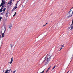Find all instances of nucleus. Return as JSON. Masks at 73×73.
I'll list each match as a JSON object with an SVG mask.
<instances>
[{
  "mask_svg": "<svg viewBox=\"0 0 73 73\" xmlns=\"http://www.w3.org/2000/svg\"><path fill=\"white\" fill-rule=\"evenodd\" d=\"M62 46V45H61V46Z\"/></svg>",
  "mask_w": 73,
  "mask_h": 73,
  "instance_id": "nucleus-35",
  "label": "nucleus"
},
{
  "mask_svg": "<svg viewBox=\"0 0 73 73\" xmlns=\"http://www.w3.org/2000/svg\"><path fill=\"white\" fill-rule=\"evenodd\" d=\"M11 70V69L10 70H7L5 73H9V72Z\"/></svg>",
  "mask_w": 73,
  "mask_h": 73,
  "instance_id": "nucleus-3",
  "label": "nucleus"
},
{
  "mask_svg": "<svg viewBox=\"0 0 73 73\" xmlns=\"http://www.w3.org/2000/svg\"><path fill=\"white\" fill-rule=\"evenodd\" d=\"M1 34L0 35V38H1Z\"/></svg>",
  "mask_w": 73,
  "mask_h": 73,
  "instance_id": "nucleus-27",
  "label": "nucleus"
},
{
  "mask_svg": "<svg viewBox=\"0 0 73 73\" xmlns=\"http://www.w3.org/2000/svg\"><path fill=\"white\" fill-rule=\"evenodd\" d=\"M56 66V65H55L54 66V67L53 68H52V69L53 70V69H54V68H55V67Z\"/></svg>",
  "mask_w": 73,
  "mask_h": 73,
  "instance_id": "nucleus-15",
  "label": "nucleus"
},
{
  "mask_svg": "<svg viewBox=\"0 0 73 73\" xmlns=\"http://www.w3.org/2000/svg\"><path fill=\"white\" fill-rule=\"evenodd\" d=\"M16 12L15 13V14H14V15H13V17L15 16L16 15Z\"/></svg>",
  "mask_w": 73,
  "mask_h": 73,
  "instance_id": "nucleus-17",
  "label": "nucleus"
},
{
  "mask_svg": "<svg viewBox=\"0 0 73 73\" xmlns=\"http://www.w3.org/2000/svg\"><path fill=\"white\" fill-rule=\"evenodd\" d=\"M3 5L2 4V3H1V4L0 5V7H1V6H2V5Z\"/></svg>",
  "mask_w": 73,
  "mask_h": 73,
  "instance_id": "nucleus-21",
  "label": "nucleus"
},
{
  "mask_svg": "<svg viewBox=\"0 0 73 73\" xmlns=\"http://www.w3.org/2000/svg\"><path fill=\"white\" fill-rule=\"evenodd\" d=\"M5 9H6L5 8L3 10V11H5Z\"/></svg>",
  "mask_w": 73,
  "mask_h": 73,
  "instance_id": "nucleus-18",
  "label": "nucleus"
},
{
  "mask_svg": "<svg viewBox=\"0 0 73 73\" xmlns=\"http://www.w3.org/2000/svg\"><path fill=\"white\" fill-rule=\"evenodd\" d=\"M48 24V23H47L45 25H46V24Z\"/></svg>",
  "mask_w": 73,
  "mask_h": 73,
  "instance_id": "nucleus-28",
  "label": "nucleus"
},
{
  "mask_svg": "<svg viewBox=\"0 0 73 73\" xmlns=\"http://www.w3.org/2000/svg\"><path fill=\"white\" fill-rule=\"evenodd\" d=\"M11 47V48H12V47H13V46H12L11 45L10 46Z\"/></svg>",
  "mask_w": 73,
  "mask_h": 73,
  "instance_id": "nucleus-25",
  "label": "nucleus"
},
{
  "mask_svg": "<svg viewBox=\"0 0 73 73\" xmlns=\"http://www.w3.org/2000/svg\"><path fill=\"white\" fill-rule=\"evenodd\" d=\"M47 72H48V71H47H47L46 72V73H47Z\"/></svg>",
  "mask_w": 73,
  "mask_h": 73,
  "instance_id": "nucleus-32",
  "label": "nucleus"
},
{
  "mask_svg": "<svg viewBox=\"0 0 73 73\" xmlns=\"http://www.w3.org/2000/svg\"><path fill=\"white\" fill-rule=\"evenodd\" d=\"M12 24H10L9 26V28L10 29H12Z\"/></svg>",
  "mask_w": 73,
  "mask_h": 73,
  "instance_id": "nucleus-7",
  "label": "nucleus"
},
{
  "mask_svg": "<svg viewBox=\"0 0 73 73\" xmlns=\"http://www.w3.org/2000/svg\"><path fill=\"white\" fill-rule=\"evenodd\" d=\"M70 58L71 61H72V59H73V54L71 55L70 56Z\"/></svg>",
  "mask_w": 73,
  "mask_h": 73,
  "instance_id": "nucleus-6",
  "label": "nucleus"
},
{
  "mask_svg": "<svg viewBox=\"0 0 73 73\" xmlns=\"http://www.w3.org/2000/svg\"><path fill=\"white\" fill-rule=\"evenodd\" d=\"M1 19H2V17H0V21H1Z\"/></svg>",
  "mask_w": 73,
  "mask_h": 73,
  "instance_id": "nucleus-20",
  "label": "nucleus"
},
{
  "mask_svg": "<svg viewBox=\"0 0 73 73\" xmlns=\"http://www.w3.org/2000/svg\"><path fill=\"white\" fill-rule=\"evenodd\" d=\"M64 45L63 44V45H62V47L61 48H63V47H64Z\"/></svg>",
  "mask_w": 73,
  "mask_h": 73,
  "instance_id": "nucleus-23",
  "label": "nucleus"
},
{
  "mask_svg": "<svg viewBox=\"0 0 73 73\" xmlns=\"http://www.w3.org/2000/svg\"><path fill=\"white\" fill-rule=\"evenodd\" d=\"M73 13V11H71V10H70L68 14V17H71L72 16Z\"/></svg>",
  "mask_w": 73,
  "mask_h": 73,
  "instance_id": "nucleus-1",
  "label": "nucleus"
},
{
  "mask_svg": "<svg viewBox=\"0 0 73 73\" xmlns=\"http://www.w3.org/2000/svg\"><path fill=\"white\" fill-rule=\"evenodd\" d=\"M3 8H4V6H2V8L1 9H3Z\"/></svg>",
  "mask_w": 73,
  "mask_h": 73,
  "instance_id": "nucleus-24",
  "label": "nucleus"
},
{
  "mask_svg": "<svg viewBox=\"0 0 73 73\" xmlns=\"http://www.w3.org/2000/svg\"><path fill=\"white\" fill-rule=\"evenodd\" d=\"M2 36L3 38L4 37V33H3L2 34Z\"/></svg>",
  "mask_w": 73,
  "mask_h": 73,
  "instance_id": "nucleus-10",
  "label": "nucleus"
},
{
  "mask_svg": "<svg viewBox=\"0 0 73 73\" xmlns=\"http://www.w3.org/2000/svg\"><path fill=\"white\" fill-rule=\"evenodd\" d=\"M4 29H5V31H4V33H5V31H6V28H5V27H4Z\"/></svg>",
  "mask_w": 73,
  "mask_h": 73,
  "instance_id": "nucleus-14",
  "label": "nucleus"
},
{
  "mask_svg": "<svg viewBox=\"0 0 73 73\" xmlns=\"http://www.w3.org/2000/svg\"><path fill=\"white\" fill-rule=\"evenodd\" d=\"M46 57H45V58H46Z\"/></svg>",
  "mask_w": 73,
  "mask_h": 73,
  "instance_id": "nucleus-37",
  "label": "nucleus"
},
{
  "mask_svg": "<svg viewBox=\"0 0 73 73\" xmlns=\"http://www.w3.org/2000/svg\"><path fill=\"white\" fill-rule=\"evenodd\" d=\"M14 0H11V1H13Z\"/></svg>",
  "mask_w": 73,
  "mask_h": 73,
  "instance_id": "nucleus-30",
  "label": "nucleus"
},
{
  "mask_svg": "<svg viewBox=\"0 0 73 73\" xmlns=\"http://www.w3.org/2000/svg\"><path fill=\"white\" fill-rule=\"evenodd\" d=\"M9 12H8V11H7V13L6 14L5 16L6 17H8V13Z\"/></svg>",
  "mask_w": 73,
  "mask_h": 73,
  "instance_id": "nucleus-5",
  "label": "nucleus"
},
{
  "mask_svg": "<svg viewBox=\"0 0 73 73\" xmlns=\"http://www.w3.org/2000/svg\"><path fill=\"white\" fill-rule=\"evenodd\" d=\"M61 49H62V48H60V50H59V51H60V50H61Z\"/></svg>",
  "mask_w": 73,
  "mask_h": 73,
  "instance_id": "nucleus-26",
  "label": "nucleus"
},
{
  "mask_svg": "<svg viewBox=\"0 0 73 73\" xmlns=\"http://www.w3.org/2000/svg\"><path fill=\"white\" fill-rule=\"evenodd\" d=\"M3 13H1V15H3Z\"/></svg>",
  "mask_w": 73,
  "mask_h": 73,
  "instance_id": "nucleus-22",
  "label": "nucleus"
},
{
  "mask_svg": "<svg viewBox=\"0 0 73 73\" xmlns=\"http://www.w3.org/2000/svg\"><path fill=\"white\" fill-rule=\"evenodd\" d=\"M11 5V4H12V2H11V1H10V2H9L8 3V4H10Z\"/></svg>",
  "mask_w": 73,
  "mask_h": 73,
  "instance_id": "nucleus-11",
  "label": "nucleus"
},
{
  "mask_svg": "<svg viewBox=\"0 0 73 73\" xmlns=\"http://www.w3.org/2000/svg\"><path fill=\"white\" fill-rule=\"evenodd\" d=\"M2 11H3V9H1L0 10V12H1Z\"/></svg>",
  "mask_w": 73,
  "mask_h": 73,
  "instance_id": "nucleus-16",
  "label": "nucleus"
},
{
  "mask_svg": "<svg viewBox=\"0 0 73 73\" xmlns=\"http://www.w3.org/2000/svg\"><path fill=\"white\" fill-rule=\"evenodd\" d=\"M12 61H13V57L11 58V61L10 63V64H11L12 63Z\"/></svg>",
  "mask_w": 73,
  "mask_h": 73,
  "instance_id": "nucleus-9",
  "label": "nucleus"
},
{
  "mask_svg": "<svg viewBox=\"0 0 73 73\" xmlns=\"http://www.w3.org/2000/svg\"><path fill=\"white\" fill-rule=\"evenodd\" d=\"M49 56H50V55H49Z\"/></svg>",
  "mask_w": 73,
  "mask_h": 73,
  "instance_id": "nucleus-38",
  "label": "nucleus"
},
{
  "mask_svg": "<svg viewBox=\"0 0 73 73\" xmlns=\"http://www.w3.org/2000/svg\"><path fill=\"white\" fill-rule=\"evenodd\" d=\"M51 67V66H50L49 68H48L47 69V71H49V69H50V67Z\"/></svg>",
  "mask_w": 73,
  "mask_h": 73,
  "instance_id": "nucleus-13",
  "label": "nucleus"
},
{
  "mask_svg": "<svg viewBox=\"0 0 73 73\" xmlns=\"http://www.w3.org/2000/svg\"><path fill=\"white\" fill-rule=\"evenodd\" d=\"M2 4L3 5H4V4H5V2H4V1H2Z\"/></svg>",
  "mask_w": 73,
  "mask_h": 73,
  "instance_id": "nucleus-12",
  "label": "nucleus"
},
{
  "mask_svg": "<svg viewBox=\"0 0 73 73\" xmlns=\"http://www.w3.org/2000/svg\"><path fill=\"white\" fill-rule=\"evenodd\" d=\"M16 71L15 70L14 71H13V73H15Z\"/></svg>",
  "mask_w": 73,
  "mask_h": 73,
  "instance_id": "nucleus-19",
  "label": "nucleus"
},
{
  "mask_svg": "<svg viewBox=\"0 0 73 73\" xmlns=\"http://www.w3.org/2000/svg\"><path fill=\"white\" fill-rule=\"evenodd\" d=\"M19 2L18 1L17 3V4H16V6H15V7H14V8H13V9L14 10H15V9H16V8H17V3H18V2Z\"/></svg>",
  "mask_w": 73,
  "mask_h": 73,
  "instance_id": "nucleus-4",
  "label": "nucleus"
},
{
  "mask_svg": "<svg viewBox=\"0 0 73 73\" xmlns=\"http://www.w3.org/2000/svg\"><path fill=\"white\" fill-rule=\"evenodd\" d=\"M69 73V71H68V72L67 73Z\"/></svg>",
  "mask_w": 73,
  "mask_h": 73,
  "instance_id": "nucleus-33",
  "label": "nucleus"
},
{
  "mask_svg": "<svg viewBox=\"0 0 73 73\" xmlns=\"http://www.w3.org/2000/svg\"><path fill=\"white\" fill-rule=\"evenodd\" d=\"M45 25H43V27H45Z\"/></svg>",
  "mask_w": 73,
  "mask_h": 73,
  "instance_id": "nucleus-31",
  "label": "nucleus"
},
{
  "mask_svg": "<svg viewBox=\"0 0 73 73\" xmlns=\"http://www.w3.org/2000/svg\"><path fill=\"white\" fill-rule=\"evenodd\" d=\"M51 56H48L47 58L48 62V61H50V59H51Z\"/></svg>",
  "mask_w": 73,
  "mask_h": 73,
  "instance_id": "nucleus-2",
  "label": "nucleus"
},
{
  "mask_svg": "<svg viewBox=\"0 0 73 73\" xmlns=\"http://www.w3.org/2000/svg\"><path fill=\"white\" fill-rule=\"evenodd\" d=\"M7 21V20H5V21Z\"/></svg>",
  "mask_w": 73,
  "mask_h": 73,
  "instance_id": "nucleus-34",
  "label": "nucleus"
},
{
  "mask_svg": "<svg viewBox=\"0 0 73 73\" xmlns=\"http://www.w3.org/2000/svg\"><path fill=\"white\" fill-rule=\"evenodd\" d=\"M4 72V71H3V72Z\"/></svg>",
  "mask_w": 73,
  "mask_h": 73,
  "instance_id": "nucleus-36",
  "label": "nucleus"
},
{
  "mask_svg": "<svg viewBox=\"0 0 73 73\" xmlns=\"http://www.w3.org/2000/svg\"><path fill=\"white\" fill-rule=\"evenodd\" d=\"M68 28L69 29H70V27H68Z\"/></svg>",
  "mask_w": 73,
  "mask_h": 73,
  "instance_id": "nucleus-29",
  "label": "nucleus"
},
{
  "mask_svg": "<svg viewBox=\"0 0 73 73\" xmlns=\"http://www.w3.org/2000/svg\"><path fill=\"white\" fill-rule=\"evenodd\" d=\"M71 29H73V20L72 21V24L71 25Z\"/></svg>",
  "mask_w": 73,
  "mask_h": 73,
  "instance_id": "nucleus-8",
  "label": "nucleus"
}]
</instances>
